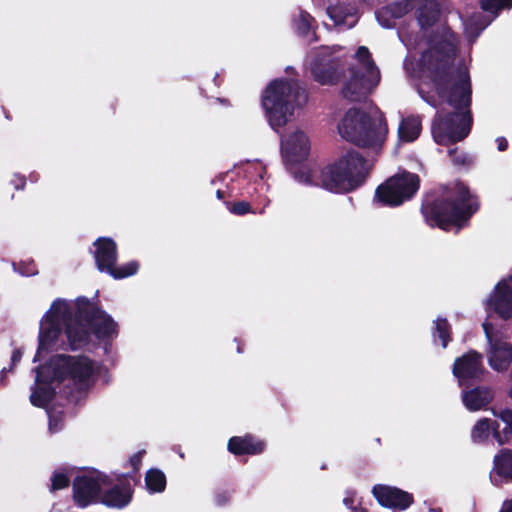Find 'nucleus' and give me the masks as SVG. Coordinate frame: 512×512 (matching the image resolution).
Returning a JSON list of instances; mask_svg holds the SVG:
<instances>
[{"instance_id": "nucleus-57", "label": "nucleus", "mask_w": 512, "mask_h": 512, "mask_svg": "<svg viewBox=\"0 0 512 512\" xmlns=\"http://www.w3.org/2000/svg\"><path fill=\"white\" fill-rule=\"evenodd\" d=\"M430 512H441V509H431Z\"/></svg>"}, {"instance_id": "nucleus-8", "label": "nucleus", "mask_w": 512, "mask_h": 512, "mask_svg": "<svg viewBox=\"0 0 512 512\" xmlns=\"http://www.w3.org/2000/svg\"><path fill=\"white\" fill-rule=\"evenodd\" d=\"M57 370L61 371L62 382L69 380L78 390L90 386L95 372L94 362L88 356L58 354Z\"/></svg>"}, {"instance_id": "nucleus-37", "label": "nucleus", "mask_w": 512, "mask_h": 512, "mask_svg": "<svg viewBox=\"0 0 512 512\" xmlns=\"http://www.w3.org/2000/svg\"><path fill=\"white\" fill-rule=\"evenodd\" d=\"M448 155L456 167L469 168L473 164V158L463 151H459L457 147L448 150Z\"/></svg>"}, {"instance_id": "nucleus-45", "label": "nucleus", "mask_w": 512, "mask_h": 512, "mask_svg": "<svg viewBox=\"0 0 512 512\" xmlns=\"http://www.w3.org/2000/svg\"><path fill=\"white\" fill-rule=\"evenodd\" d=\"M482 327H483V330H484V333H485L488 343L491 344L496 339L493 337V334H492L493 325L491 323L484 322L482 324Z\"/></svg>"}, {"instance_id": "nucleus-9", "label": "nucleus", "mask_w": 512, "mask_h": 512, "mask_svg": "<svg viewBox=\"0 0 512 512\" xmlns=\"http://www.w3.org/2000/svg\"><path fill=\"white\" fill-rule=\"evenodd\" d=\"M110 478L100 472L77 475L72 482V498L79 508L100 502L102 485H110Z\"/></svg>"}, {"instance_id": "nucleus-27", "label": "nucleus", "mask_w": 512, "mask_h": 512, "mask_svg": "<svg viewBox=\"0 0 512 512\" xmlns=\"http://www.w3.org/2000/svg\"><path fill=\"white\" fill-rule=\"evenodd\" d=\"M56 389L53 385L34 384L30 395V402L38 408H46L55 398Z\"/></svg>"}, {"instance_id": "nucleus-33", "label": "nucleus", "mask_w": 512, "mask_h": 512, "mask_svg": "<svg viewBox=\"0 0 512 512\" xmlns=\"http://www.w3.org/2000/svg\"><path fill=\"white\" fill-rule=\"evenodd\" d=\"M490 433L494 436L493 421L488 418H483L474 425L471 438L474 442H484L489 438Z\"/></svg>"}, {"instance_id": "nucleus-3", "label": "nucleus", "mask_w": 512, "mask_h": 512, "mask_svg": "<svg viewBox=\"0 0 512 512\" xmlns=\"http://www.w3.org/2000/svg\"><path fill=\"white\" fill-rule=\"evenodd\" d=\"M372 170L368 160L354 149L319 170L306 165L294 169V178L305 185L320 187L335 194H347L362 187Z\"/></svg>"}, {"instance_id": "nucleus-6", "label": "nucleus", "mask_w": 512, "mask_h": 512, "mask_svg": "<svg viewBox=\"0 0 512 512\" xmlns=\"http://www.w3.org/2000/svg\"><path fill=\"white\" fill-rule=\"evenodd\" d=\"M418 174L401 170L377 186L373 201L381 207H398L410 201L420 189Z\"/></svg>"}, {"instance_id": "nucleus-16", "label": "nucleus", "mask_w": 512, "mask_h": 512, "mask_svg": "<svg viewBox=\"0 0 512 512\" xmlns=\"http://www.w3.org/2000/svg\"><path fill=\"white\" fill-rule=\"evenodd\" d=\"M349 71L350 78L342 88V95L350 102H361L369 92L368 78L361 69L351 67Z\"/></svg>"}, {"instance_id": "nucleus-55", "label": "nucleus", "mask_w": 512, "mask_h": 512, "mask_svg": "<svg viewBox=\"0 0 512 512\" xmlns=\"http://www.w3.org/2000/svg\"><path fill=\"white\" fill-rule=\"evenodd\" d=\"M54 425H57V422H53V420L50 418V421H49V427H50V430L53 429V426Z\"/></svg>"}, {"instance_id": "nucleus-35", "label": "nucleus", "mask_w": 512, "mask_h": 512, "mask_svg": "<svg viewBox=\"0 0 512 512\" xmlns=\"http://www.w3.org/2000/svg\"><path fill=\"white\" fill-rule=\"evenodd\" d=\"M314 18L306 11L301 10L299 15L293 20V27L299 36L308 35Z\"/></svg>"}, {"instance_id": "nucleus-42", "label": "nucleus", "mask_w": 512, "mask_h": 512, "mask_svg": "<svg viewBox=\"0 0 512 512\" xmlns=\"http://www.w3.org/2000/svg\"><path fill=\"white\" fill-rule=\"evenodd\" d=\"M232 493L228 490H221L215 494V503L217 506H224L229 503Z\"/></svg>"}, {"instance_id": "nucleus-17", "label": "nucleus", "mask_w": 512, "mask_h": 512, "mask_svg": "<svg viewBox=\"0 0 512 512\" xmlns=\"http://www.w3.org/2000/svg\"><path fill=\"white\" fill-rule=\"evenodd\" d=\"M488 363L497 372L508 370L512 363V345L502 339H495L489 344Z\"/></svg>"}, {"instance_id": "nucleus-40", "label": "nucleus", "mask_w": 512, "mask_h": 512, "mask_svg": "<svg viewBox=\"0 0 512 512\" xmlns=\"http://www.w3.org/2000/svg\"><path fill=\"white\" fill-rule=\"evenodd\" d=\"M70 485L69 477L63 472H54L51 476V491L67 488Z\"/></svg>"}, {"instance_id": "nucleus-21", "label": "nucleus", "mask_w": 512, "mask_h": 512, "mask_svg": "<svg viewBox=\"0 0 512 512\" xmlns=\"http://www.w3.org/2000/svg\"><path fill=\"white\" fill-rule=\"evenodd\" d=\"M311 73L314 80L321 85H335L340 80L338 69L332 62L316 61L311 67Z\"/></svg>"}, {"instance_id": "nucleus-44", "label": "nucleus", "mask_w": 512, "mask_h": 512, "mask_svg": "<svg viewBox=\"0 0 512 512\" xmlns=\"http://www.w3.org/2000/svg\"><path fill=\"white\" fill-rule=\"evenodd\" d=\"M376 18L380 25L384 28H393L395 25V19L390 18L389 15L378 16V10L376 11Z\"/></svg>"}, {"instance_id": "nucleus-43", "label": "nucleus", "mask_w": 512, "mask_h": 512, "mask_svg": "<svg viewBox=\"0 0 512 512\" xmlns=\"http://www.w3.org/2000/svg\"><path fill=\"white\" fill-rule=\"evenodd\" d=\"M17 271L24 276H31L36 273V268L33 263L25 264L23 262H20L18 264Z\"/></svg>"}, {"instance_id": "nucleus-28", "label": "nucleus", "mask_w": 512, "mask_h": 512, "mask_svg": "<svg viewBox=\"0 0 512 512\" xmlns=\"http://www.w3.org/2000/svg\"><path fill=\"white\" fill-rule=\"evenodd\" d=\"M61 333L60 325L57 323L41 324L38 336V353L49 350L57 341Z\"/></svg>"}, {"instance_id": "nucleus-15", "label": "nucleus", "mask_w": 512, "mask_h": 512, "mask_svg": "<svg viewBox=\"0 0 512 512\" xmlns=\"http://www.w3.org/2000/svg\"><path fill=\"white\" fill-rule=\"evenodd\" d=\"M266 449V442L253 434L232 436L227 442V450L234 456L259 455Z\"/></svg>"}, {"instance_id": "nucleus-14", "label": "nucleus", "mask_w": 512, "mask_h": 512, "mask_svg": "<svg viewBox=\"0 0 512 512\" xmlns=\"http://www.w3.org/2000/svg\"><path fill=\"white\" fill-rule=\"evenodd\" d=\"M117 484L101 493L100 503L109 508L122 509L132 501L134 490L128 480L117 477Z\"/></svg>"}, {"instance_id": "nucleus-29", "label": "nucleus", "mask_w": 512, "mask_h": 512, "mask_svg": "<svg viewBox=\"0 0 512 512\" xmlns=\"http://www.w3.org/2000/svg\"><path fill=\"white\" fill-rule=\"evenodd\" d=\"M421 132V122L415 117L403 118L398 127L399 139L403 142L415 141Z\"/></svg>"}, {"instance_id": "nucleus-53", "label": "nucleus", "mask_w": 512, "mask_h": 512, "mask_svg": "<svg viewBox=\"0 0 512 512\" xmlns=\"http://www.w3.org/2000/svg\"><path fill=\"white\" fill-rule=\"evenodd\" d=\"M353 512H368V510L364 507L359 506V507L353 508Z\"/></svg>"}, {"instance_id": "nucleus-26", "label": "nucleus", "mask_w": 512, "mask_h": 512, "mask_svg": "<svg viewBox=\"0 0 512 512\" xmlns=\"http://www.w3.org/2000/svg\"><path fill=\"white\" fill-rule=\"evenodd\" d=\"M44 317L46 323H57V325H60V321H62L65 325L67 322L72 321L73 311L65 300L56 299Z\"/></svg>"}, {"instance_id": "nucleus-24", "label": "nucleus", "mask_w": 512, "mask_h": 512, "mask_svg": "<svg viewBox=\"0 0 512 512\" xmlns=\"http://www.w3.org/2000/svg\"><path fill=\"white\" fill-rule=\"evenodd\" d=\"M57 360L58 354L51 357V359L48 362L35 368L36 384L52 385L55 381L58 383H62L61 371L59 372L57 370Z\"/></svg>"}, {"instance_id": "nucleus-41", "label": "nucleus", "mask_w": 512, "mask_h": 512, "mask_svg": "<svg viewBox=\"0 0 512 512\" xmlns=\"http://www.w3.org/2000/svg\"><path fill=\"white\" fill-rule=\"evenodd\" d=\"M357 59L364 64H368L371 67L374 65V62L371 57V53L369 49L365 46H360L356 51Z\"/></svg>"}, {"instance_id": "nucleus-31", "label": "nucleus", "mask_w": 512, "mask_h": 512, "mask_svg": "<svg viewBox=\"0 0 512 512\" xmlns=\"http://www.w3.org/2000/svg\"><path fill=\"white\" fill-rule=\"evenodd\" d=\"M166 476L163 471L151 468L146 472L145 485L150 493H162L166 489Z\"/></svg>"}, {"instance_id": "nucleus-30", "label": "nucleus", "mask_w": 512, "mask_h": 512, "mask_svg": "<svg viewBox=\"0 0 512 512\" xmlns=\"http://www.w3.org/2000/svg\"><path fill=\"white\" fill-rule=\"evenodd\" d=\"M413 8L411 0H399L389 3L378 10V16L389 15L392 19H400Z\"/></svg>"}, {"instance_id": "nucleus-13", "label": "nucleus", "mask_w": 512, "mask_h": 512, "mask_svg": "<svg viewBox=\"0 0 512 512\" xmlns=\"http://www.w3.org/2000/svg\"><path fill=\"white\" fill-rule=\"evenodd\" d=\"M482 354L469 350L467 353L455 359L453 375L461 380L478 379L484 373Z\"/></svg>"}, {"instance_id": "nucleus-4", "label": "nucleus", "mask_w": 512, "mask_h": 512, "mask_svg": "<svg viewBox=\"0 0 512 512\" xmlns=\"http://www.w3.org/2000/svg\"><path fill=\"white\" fill-rule=\"evenodd\" d=\"M307 100V93L298 81L283 78L271 81L262 95V107L271 128L278 131L284 127L295 107L304 105Z\"/></svg>"}, {"instance_id": "nucleus-25", "label": "nucleus", "mask_w": 512, "mask_h": 512, "mask_svg": "<svg viewBox=\"0 0 512 512\" xmlns=\"http://www.w3.org/2000/svg\"><path fill=\"white\" fill-rule=\"evenodd\" d=\"M494 415L504 424L503 428H500L499 421L492 420L494 424V439L500 445H503L509 442L512 436V409H502L498 413L494 410Z\"/></svg>"}, {"instance_id": "nucleus-22", "label": "nucleus", "mask_w": 512, "mask_h": 512, "mask_svg": "<svg viewBox=\"0 0 512 512\" xmlns=\"http://www.w3.org/2000/svg\"><path fill=\"white\" fill-rule=\"evenodd\" d=\"M463 403L470 411H478L486 407L492 400L491 392L486 387H475L465 391L462 396Z\"/></svg>"}, {"instance_id": "nucleus-50", "label": "nucleus", "mask_w": 512, "mask_h": 512, "mask_svg": "<svg viewBox=\"0 0 512 512\" xmlns=\"http://www.w3.org/2000/svg\"><path fill=\"white\" fill-rule=\"evenodd\" d=\"M12 370H9L7 369L6 367H4L1 371H0V383L2 386H4L6 384V375L8 372H11Z\"/></svg>"}, {"instance_id": "nucleus-23", "label": "nucleus", "mask_w": 512, "mask_h": 512, "mask_svg": "<svg viewBox=\"0 0 512 512\" xmlns=\"http://www.w3.org/2000/svg\"><path fill=\"white\" fill-rule=\"evenodd\" d=\"M88 328L98 340L105 341L118 335V324L106 312Z\"/></svg>"}, {"instance_id": "nucleus-46", "label": "nucleus", "mask_w": 512, "mask_h": 512, "mask_svg": "<svg viewBox=\"0 0 512 512\" xmlns=\"http://www.w3.org/2000/svg\"><path fill=\"white\" fill-rule=\"evenodd\" d=\"M419 93H420L421 98L426 103H428L429 105H431L434 108H436L438 106V102H437V99L435 98V96L430 95L429 93H424L423 91H419Z\"/></svg>"}, {"instance_id": "nucleus-32", "label": "nucleus", "mask_w": 512, "mask_h": 512, "mask_svg": "<svg viewBox=\"0 0 512 512\" xmlns=\"http://www.w3.org/2000/svg\"><path fill=\"white\" fill-rule=\"evenodd\" d=\"M494 469L496 473L504 478L512 480V451L503 449L494 458Z\"/></svg>"}, {"instance_id": "nucleus-5", "label": "nucleus", "mask_w": 512, "mask_h": 512, "mask_svg": "<svg viewBox=\"0 0 512 512\" xmlns=\"http://www.w3.org/2000/svg\"><path fill=\"white\" fill-rule=\"evenodd\" d=\"M343 139L359 148H376L385 141L388 126L385 117L380 114L373 118L360 108H350L338 125Z\"/></svg>"}, {"instance_id": "nucleus-12", "label": "nucleus", "mask_w": 512, "mask_h": 512, "mask_svg": "<svg viewBox=\"0 0 512 512\" xmlns=\"http://www.w3.org/2000/svg\"><path fill=\"white\" fill-rule=\"evenodd\" d=\"M282 154L286 162L291 164L292 172L301 162L307 159L310 152L308 136L302 131L291 133L281 144Z\"/></svg>"}, {"instance_id": "nucleus-34", "label": "nucleus", "mask_w": 512, "mask_h": 512, "mask_svg": "<svg viewBox=\"0 0 512 512\" xmlns=\"http://www.w3.org/2000/svg\"><path fill=\"white\" fill-rule=\"evenodd\" d=\"M451 325L446 318H438L435 321V329L433 331V337H438L441 340V345L446 348L449 342L452 340Z\"/></svg>"}, {"instance_id": "nucleus-56", "label": "nucleus", "mask_w": 512, "mask_h": 512, "mask_svg": "<svg viewBox=\"0 0 512 512\" xmlns=\"http://www.w3.org/2000/svg\"><path fill=\"white\" fill-rule=\"evenodd\" d=\"M237 352L238 353H242L243 352L242 346L240 344H238V346H237Z\"/></svg>"}, {"instance_id": "nucleus-20", "label": "nucleus", "mask_w": 512, "mask_h": 512, "mask_svg": "<svg viewBox=\"0 0 512 512\" xmlns=\"http://www.w3.org/2000/svg\"><path fill=\"white\" fill-rule=\"evenodd\" d=\"M440 16L441 5L437 0H425L416 10V19L422 30L433 27Z\"/></svg>"}, {"instance_id": "nucleus-36", "label": "nucleus", "mask_w": 512, "mask_h": 512, "mask_svg": "<svg viewBox=\"0 0 512 512\" xmlns=\"http://www.w3.org/2000/svg\"><path fill=\"white\" fill-rule=\"evenodd\" d=\"M480 5L483 11L497 14L501 10L511 9L512 0H480Z\"/></svg>"}, {"instance_id": "nucleus-51", "label": "nucleus", "mask_w": 512, "mask_h": 512, "mask_svg": "<svg viewBox=\"0 0 512 512\" xmlns=\"http://www.w3.org/2000/svg\"><path fill=\"white\" fill-rule=\"evenodd\" d=\"M216 197L219 199V200H224L226 198V192L224 190H221V189H218L216 191Z\"/></svg>"}, {"instance_id": "nucleus-58", "label": "nucleus", "mask_w": 512, "mask_h": 512, "mask_svg": "<svg viewBox=\"0 0 512 512\" xmlns=\"http://www.w3.org/2000/svg\"><path fill=\"white\" fill-rule=\"evenodd\" d=\"M509 396L512 398V388L510 389Z\"/></svg>"}, {"instance_id": "nucleus-1", "label": "nucleus", "mask_w": 512, "mask_h": 512, "mask_svg": "<svg viewBox=\"0 0 512 512\" xmlns=\"http://www.w3.org/2000/svg\"><path fill=\"white\" fill-rule=\"evenodd\" d=\"M456 46L448 39L435 42L420 57L423 76L431 81L437 96L454 111L437 117L432 125L436 143L453 145L464 140L472 129V83L465 64H453Z\"/></svg>"}, {"instance_id": "nucleus-49", "label": "nucleus", "mask_w": 512, "mask_h": 512, "mask_svg": "<svg viewBox=\"0 0 512 512\" xmlns=\"http://www.w3.org/2000/svg\"><path fill=\"white\" fill-rule=\"evenodd\" d=\"M25 186H26V179L24 177H19L14 182V187L17 190L24 189Z\"/></svg>"}, {"instance_id": "nucleus-54", "label": "nucleus", "mask_w": 512, "mask_h": 512, "mask_svg": "<svg viewBox=\"0 0 512 512\" xmlns=\"http://www.w3.org/2000/svg\"><path fill=\"white\" fill-rule=\"evenodd\" d=\"M4 114H5V118H6V119H8V120H11V119H12V117H11L10 113H9L6 109H4Z\"/></svg>"}, {"instance_id": "nucleus-18", "label": "nucleus", "mask_w": 512, "mask_h": 512, "mask_svg": "<svg viewBox=\"0 0 512 512\" xmlns=\"http://www.w3.org/2000/svg\"><path fill=\"white\" fill-rule=\"evenodd\" d=\"M65 334L72 351L80 350L90 343V329L79 321L67 322L65 325Z\"/></svg>"}, {"instance_id": "nucleus-2", "label": "nucleus", "mask_w": 512, "mask_h": 512, "mask_svg": "<svg viewBox=\"0 0 512 512\" xmlns=\"http://www.w3.org/2000/svg\"><path fill=\"white\" fill-rule=\"evenodd\" d=\"M480 197L467 184L456 180L440 191L427 194L421 203L420 212L431 228L449 232L469 226L471 218L480 210Z\"/></svg>"}, {"instance_id": "nucleus-7", "label": "nucleus", "mask_w": 512, "mask_h": 512, "mask_svg": "<svg viewBox=\"0 0 512 512\" xmlns=\"http://www.w3.org/2000/svg\"><path fill=\"white\" fill-rule=\"evenodd\" d=\"M93 246L95 265L102 273L109 274L116 280L124 279L135 275L139 270V262L129 261L123 265L117 266L118 248L116 242L110 237L97 238Z\"/></svg>"}, {"instance_id": "nucleus-38", "label": "nucleus", "mask_w": 512, "mask_h": 512, "mask_svg": "<svg viewBox=\"0 0 512 512\" xmlns=\"http://www.w3.org/2000/svg\"><path fill=\"white\" fill-rule=\"evenodd\" d=\"M145 453H146L145 450H141V451H138L137 453L133 454L129 458V464L133 468L132 472H129L126 474H121L120 476L128 481H129V479H132L135 482L138 481L139 479L137 478V474L139 472L142 458Z\"/></svg>"}, {"instance_id": "nucleus-48", "label": "nucleus", "mask_w": 512, "mask_h": 512, "mask_svg": "<svg viewBox=\"0 0 512 512\" xmlns=\"http://www.w3.org/2000/svg\"><path fill=\"white\" fill-rule=\"evenodd\" d=\"M497 148L499 151L503 152L508 149V141L505 137H497L496 138Z\"/></svg>"}, {"instance_id": "nucleus-47", "label": "nucleus", "mask_w": 512, "mask_h": 512, "mask_svg": "<svg viewBox=\"0 0 512 512\" xmlns=\"http://www.w3.org/2000/svg\"><path fill=\"white\" fill-rule=\"evenodd\" d=\"M21 358H22L21 350L20 349L13 350L12 355H11V365L9 367V370H13L14 366H16L21 361Z\"/></svg>"}, {"instance_id": "nucleus-19", "label": "nucleus", "mask_w": 512, "mask_h": 512, "mask_svg": "<svg viewBox=\"0 0 512 512\" xmlns=\"http://www.w3.org/2000/svg\"><path fill=\"white\" fill-rule=\"evenodd\" d=\"M75 313L73 320L85 323L87 327L91 326L105 312L96 303L91 302L88 298L81 296L75 300Z\"/></svg>"}, {"instance_id": "nucleus-39", "label": "nucleus", "mask_w": 512, "mask_h": 512, "mask_svg": "<svg viewBox=\"0 0 512 512\" xmlns=\"http://www.w3.org/2000/svg\"><path fill=\"white\" fill-rule=\"evenodd\" d=\"M224 204L230 213L237 216H244L248 213H254L250 203L247 201H224Z\"/></svg>"}, {"instance_id": "nucleus-11", "label": "nucleus", "mask_w": 512, "mask_h": 512, "mask_svg": "<svg viewBox=\"0 0 512 512\" xmlns=\"http://www.w3.org/2000/svg\"><path fill=\"white\" fill-rule=\"evenodd\" d=\"M487 309L505 321L512 318V275L496 284L487 300Z\"/></svg>"}, {"instance_id": "nucleus-10", "label": "nucleus", "mask_w": 512, "mask_h": 512, "mask_svg": "<svg viewBox=\"0 0 512 512\" xmlns=\"http://www.w3.org/2000/svg\"><path fill=\"white\" fill-rule=\"evenodd\" d=\"M372 494L382 507L393 510L404 511L414 503L413 494L394 486L376 484Z\"/></svg>"}, {"instance_id": "nucleus-52", "label": "nucleus", "mask_w": 512, "mask_h": 512, "mask_svg": "<svg viewBox=\"0 0 512 512\" xmlns=\"http://www.w3.org/2000/svg\"><path fill=\"white\" fill-rule=\"evenodd\" d=\"M500 512H512V501L505 503L504 508Z\"/></svg>"}]
</instances>
